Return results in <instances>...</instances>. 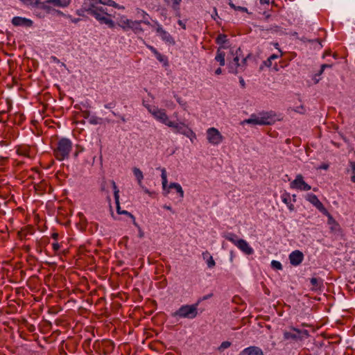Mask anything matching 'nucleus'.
Listing matches in <instances>:
<instances>
[{
    "mask_svg": "<svg viewBox=\"0 0 355 355\" xmlns=\"http://www.w3.org/2000/svg\"><path fill=\"white\" fill-rule=\"evenodd\" d=\"M203 259L206 260L208 268H214L216 265L215 261L212 256L210 255L209 252L206 251L202 253Z\"/></svg>",
    "mask_w": 355,
    "mask_h": 355,
    "instance_id": "obj_25",
    "label": "nucleus"
},
{
    "mask_svg": "<svg viewBox=\"0 0 355 355\" xmlns=\"http://www.w3.org/2000/svg\"><path fill=\"white\" fill-rule=\"evenodd\" d=\"M81 116L85 119H88L90 116V112L88 110L81 111Z\"/></svg>",
    "mask_w": 355,
    "mask_h": 355,
    "instance_id": "obj_46",
    "label": "nucleus"
},
{
    "mask_svg": "<svg viewBox=\"0 0 355 355\" xmlns=\"http://www.w3.org/2000/svg\"><path fill=\"white\" fill-rule=\"evenodd\" d=\"M279 55L272 54L269 57V58H270V60H274L277 59L278 58L281 57L282 55V52L280 49H279Z\"/></svg>",
    "mask_w": 355,
    "mask_h": 355,
    "instance_id": "obj_45",
    "label": "nucleus"
},
{
    "mask_svg": "<svg viewBox=\"0 0 355 355\" xmlns=\"http://www.w3.org/2000/svg\"><path fill=\"white\" fill-rule=\"evenodd\" d=\"M331 64H323L321 65V67L323 69H325L326 68H331Z\"/></svg>",
    "mask_w": 355,
    "mask_h": 355,
    "instance_id": "obj_61",
    "label": "nucleus"
},
{
    "mask_svg": "<svg viewBox=\"0 0 355 355\" xmlns=\"http://www.w3.org/2000/svg\"><path fill=\"white\" fill-rule=\"evenodd\" d=\"M306 200L314 205L321 213H327V209L324 207L323 204L320 201L318 197L313 193L308 194Z\"/></svg>",
    "mask_w": 355,
    "mask_h": 355,
    "instance_id": "obj_14",
    "label": "nucleus"
},
{
    "mask_svg": "<svg viewBox=\"0 0 355 355\" xmlns=\"http://www.w3.org/2000/svg\"><path fill=\"white\" fill-rule=\"evenodd\" d=\"M141 21H132L130 25V29H132L135 33L139 34L144 31L141 28Z\"/></svg>",
    "mask_w": 355,
    "mask_h": 355,
    "instance_id": "obj_24",
    "label": "nucleus"
},
{
    "mask_svg": "<svg viewBox=\"0 0 355 355\" xmlns=\"http://www.w3.org/2000/svg\"><path fill=\"white\" fill-rule=\"evenodd\" d=\"M275 114H273L272 112L263 113L260 116L252 115L250 119L245 120L244 122L255 125H270L275 122Z\"/></svg>",
    "mask_w": 355,
    "mask_h": 355,
    "instance_id": "obj_5",
    "label": "nucleus"
},
{
    "mask_svg": "<svg viewBox=\"0 0 355 355\" xmlns=\"http://www.w3.org/2000/svg\"><path fill=\"white\" fill-rule=\"evenodd\" d=\"M149 112L159 121L167 126L173 125V121L168 119L166 112L164 109H159L156 107H148Z\"/></svg>",
    "mask_w": 355,
    "mask_h": 355,
    "instance_id": "obj_7",
    "label": "nucleus"
},
{
    "mask_svg": "<svg viewBox=\"0 0 355 355\" xmlns=\"http://www.w3.org/2000/svg\"><path fill=\"white\" fill-rule=\"evenodd\" d=\"M239 83H240V84H241L242 87H245V81H244V80H243V78L242 77L240 78Z\"/></svg>",
    "mask_w": 355,
    "mask_h": 355,
    "instance_id": "obj_58",
    "label": "nucleus"
},
{
    "mask_svg": "<svg viewBox=\"0 0 355 355\" xmlns=\"http://www.w3.org/2000/svg\"><path fill=\"white\" fill-rule=\"evenodd\" d=\"M24 4L27 6H32L33 7L42 8L44 3L40 0H20Z\"/></svg>",
    "mask_w": 355,
    "mask_h": 355,
    "instance_id": "obj_28",
    "label": "nucleus"
},
{
    "mask_svg": "<svg viewBox=\"0 0 355 355\" xmlns=\"http://www.w3.org/2000/svg\"><path fill=\"white\" fill-rule=\"evenodd\" d=\"M309 336V331L306 329H300L294 327H289L288 330H284L283 332V338L284 340L290 342L302 341L304 338Z\"/></svg>",
    "mask_w": 355,
    "mask_h": 355,
    "instance_id": "obj_3",
    "label": "nucleus"
},
{
    "mask_svg": "<svg viewBox=\"0 0 355 355\" xmlns=\"http://www.w3.org/2000/svg\"><path fill=\"white\" fill-rule=\"evenodd\" d=\"M111 184L114 189V200L116 205V211L119 214L121 211L119 204V190L118 189L117 186L114 180H111Z\"/></svg>",
    "mask_w": 355,
    "mask_h": 355,
    "instance_id": "obj_20",
    "label": "nucleus"
},
{
    "mask_svg": "<svg viewBox=\"0 0 355 355\" xmlns=\"http://www.w3.org/2000/svg\"><path fill=\"white\" fill-rule=\"evenodd\" d=\"M115 105H116L115 103H110L106 104L105 105V107L107 109H110V108L115 107Z\"/></svg>",
    "mask_w": 355,
    "mask_h": 355,
    "instance_id": "obj_56",
    "label": "nucleus"
},
{
    "mask_svg": "<svg viewBox=\"0 0 355 355\" xmlns=\"http://www.w3.org/2000/svg\"><path fill=\"white\" fill-rule=\"evenodd\" d=\"M58 233L57 232H54L51 235V237L54 239V240H57L58 239Z\"/></svg>",
    "mask_w": 355,
    "mask_h": 355,
    "instance_id": "obj_60",
    "label": "nucleus"
},
{
    "mask_svg": "<svg viewBox=\"0 0 355 355\" xmlns=\"http://www.w3.org/2000/svg\"><path fill=\"white\" fill-rule=\"evenodd\" d=\"M7 111H1L0 112V123H5L7 119L8 116H6Z\"/></svg>",
    "mask_w": 355,
    "mask_h": 355,
    "instance_id": "obj_41",
    "label": "nucleus"
},
{
    "mask_svg": "<svg viewBox=\"0 0 355 355\" xmlns=\"http://www.w3.org/2000/svg\"><path fill=\"white\" fill-rule=\"evenodd\" d=\"M281 198L283 202L285 203L286 205L291 203V198L290 193L285 192L282 195Z\"/></svg>",
    "mask_w": 355,
    "mask_h": 355,
    "instance_id": "obj_35",
    "label": "nucleus"
},
{
    "mask_svg": "<svg viewBox=\"0 0 355 355\" xmlns=\"http://www.w3.org/2000/svg\"><path fill=\"white\" fill-rule=\"evenodd\" d=\"M241 66V64L239 62V58L238 55H236L232 60V61L229 62V71L232 73H238L239 72V67Z\"/></svg>",
    "mask_w": 355,
    "mask_h": 355,
    "instance_id": "obj_19",
    "label": "nucleus"
},
{
    "mask_svg": "<svg viewBox=\"0 0 355 355\" xmlns=\"http://www.w3.org/2000/svg\"><path fill=\"white\" fill-rule=\"evenodd\" d=\"M239 355H263V353L259 347L250 346L241 351Z\"/></svg>",
    "mask_w": 355,
    "mask_h": 355,
    "instance_id": "obj_18",
    "label": "nucleus"
},
{
    "mask_svg": "<svg viewBox=\"0 0 355 355\" xmlns=\"http://www.w3.org/2000/svg\"><path fill=\"white\" fill-rule=\"evenodd\" d=\"M198 303L191 305H183L177 310L173 315L193 319L196 318L198 314Z\"/></svg>",
    "mask_w": 355,
    "mask_h": 355,
    "instance_id": "obj_6",
    "label": "nucleus"
},
{
    "mask_svg": "<svg viewBox=\"0 0 355 355\" xmlns=\"http://www.w3.org/2000/svg\"><path fill=\"white\" fill-rule=\"evenodd\" d=\"M12 23L15 26L31 27L33 25V21L31 19L20 17H13Z\"/></svg>",
    "mask_w": 355,
    "mask_h": 355,
    "instance_id": "obj_17",
    "label": "nucleus"
},
{
    "mask_svg": "<svg viewBox=\"0 0 355 355\" xmlns=\"http://www.w3.org/2000/svg\"><path fill=\"white\" fill-rule=\"evenodd\" d=\"M84 6H85V3L83 4L82 8L80 9L77 10L76 13L79 16L84 17L85 12H87V10L84 9Z\"/></svg>",
    "mask_w": 355,
    "mask_h": 355,
    "instance_id": "obj_43",
    "label": "nucleus"
},
{
    "mask_svg": "<svg viewBox=\"0 0 355 355\" xmlns=\"http://www.w3.org/2000/svg\"><path fill=\"white\" fill-rule=\"evenodd\" d=\"M230 6L231 8H234L236 10H240L242 12H248V9L245 7L241 6H236L234 3H230Z\"/></svg>",
    "mask_w": 355,
    "mask_h": 355,
    "instance_id": "obj_40",
    "label": "nucleus"
},
{
    "mask_svg": "<svg viewBox=\"0 0 355 355\" xmlns=\"http://www.w3.org/2000/svg\"><path fill=\"white\" fill-rule=\"evenodd\" d=\"M250 57V55H248L246 58H243L241 61V62H240V64H241V66L239 67V72L241 71H243L245 69V67L247 65V59Z\"/></svg>",
    "mask_w": 355,
    "mask_h": 355,
    "instance_id": "obj_39",
    "label": "nucleus"
},
{
    "mask_svg": "<svg viewBox=\"0 0 355 355\" xmlns=\"http://www.w3.org/2000/svg\"><path fill=\"white\" fill-rule=\"evenodd\" d=\"M324 69H323L322 67H320V70L315 75V83H318L319 82V79H316V76H320L322 75V73L324 72Z\"/></svg>",
    "mask_w": 355,
    "mask_h": 355,
    "instance_id": "obj_47",
    "label": "nucleus"
},
{
    "mask_svg": "<svg viewBox=\"0 0 355 355\" xmlns=\"http://www.w3.org/2000/svg\"><path fill=\"white\" fill-rule=\"evenodd\" d=\"M292 189H297L301 191H309L311 187L304 181L303 176L301 174L297 175L295 179L291 182Z\"/></svg>",
    "mask_w": 355,
    "mask_h": 355,
    "instance_id": "obj_11",
    "label": "nucleus"
},
{
    "mask_svg": "<svg viewBox=\"0 0 355 355\" xmlns=\"http://www.w3.org/2000/svg\"><path fill=\"white\" fill-rule=\"evenodd\" d=\"M28 330L30 332H33V331L35 330V327H34V325L31 324V325L28 327Z\"/></svg>",
    "mask_w": 355,
    "mask_h": 355,
    "instance_id": "obj_63",
    "label": "nucleus"
},
{
    "mask_svg": "<svg viewBox=\"0 0 355 355\" xmlns=\"http://www.w3.org/2000/svg\"><path fill=\"white\" fill-rule=\"evenodd\" d=\"M222 47L217 49L216 55L215 57L216 61L218 62L220 66H224L225 64V53L221 50Z\"/></svg>",
    "mask_w": 355,
    "mask_h": 355,
    "instance_id": "obj_23",
    "label": "nucleus"
},
{
    "mask_svg": "<svg viewBox=\"0 0 355 355\" xmlns=\"http://www.w3.org/2000/svg\"><path fill=\"white\" fill-rule=\"evenodd\" d=\"M270 0H260V3L263 4H269Z\"/></svg>",
    "mask_w": 355,
    "mask_h": 355,
    "instance_id": "obj_62",
    "label": "nucleus"
},
{
    "mask_svg": "<svg viewBox=\"0 0 355 355\" xmlns=\"http://www.w3.org/2000/svg\"><path fill=\"white\" fill-rule=\"evenodd\" d=\"M98 2H99L100 5H107L114 8L118 7V5L112 0H98Z\"/></svg>",
    "mask_w": 355,
    "mask_h": 355,
    "instance_id": "obj_34",
    "label": "nucleus"
},
{
    "mask_svg": "<svg viewBox=\"0 0 355 355\" xmlns=\"http://www.w3.org/2000/svg\"><path fill=\"white\" fill-rule=\"evenodd\" d=\"M178 24L183 28V29H186V24L182 22V21L181 20H179L178 21Z\"/></svg>",
    "mask_w": 355,
    "mask_h": 355,
    "instance_id": "obj_57",
    "label": "nucleus"
},
{
    "mask_svg": "<svg viewBox=\"0 0 355 355\" xmlns=\"http://www.w3.org/2000/svg\"><path fill=\"white\" fill-rule=\"evenodd\" d=\"M230 345H231V343L230 342H229V341H224V342H223L220 344V347H218V349L219 350H223L225 349H227V348L230 347Z\"/></svg>",
    "mask_w": 355,
    "mask_h": 355,
    "instance_id": "obj_42",
    "label": "nucleus"
},
{
    "mask_svg": "<svg viewBox=\"0 0 355 355\" xmlns=\"http://www.w3.org/2000/svg\"><path fill=\"white\" fill-rule=\"evenodd\" d=\"M349 166L352 173L351 181L355 183V162H349Z\"/></svg>",
    "mask_w": 355,
    "mask_h": 355,
    "instance_id": "obj_37",
    "label": "nucleus"
},
{
    "mask_svg": "<svg viewBox=\"0 0 355 355\" xmlns=\"http://www.w3.org/2000/svg\"><path fill=\"white\" fill-rule=\"evenodd\" d=\"M216 42L218 44H224L227 42V35L225 34H219L216 37Z\"/></svg>",
    "mask_w": 355,
    "mask_h": 355,
    "instance_id": "obj_33",
    "label": "nucleus"
},
{
    "mask_svg": "<svg viewBox=\"0 0 355 355\" xmlns=\"http://www.w3.org/2000/svg\"><path fill=\"white\" fill-rule=\"evenodd\" d=\"M157 169H159L162 172L161 177H162V187L164 190V195L167 196L168 193L170 192V189H175L177 191V193H179L180 197L182 198L184 197V191L182 190V187L180 184L173 182L169 184V186L167 188V175H166V171L164 168H157Z\"/></svg>",
    "mask_w": 355,
    "mask_h": 355,
    "instance_id": "obj_4",
    "label": "nucleus"
},
{
    "mask_svg": "<svg viewBox=\"0 0 355 355\" xmlns=\"http://www.w3.org/2000/svg\"><path fill=\"white\" fill-rule=\"evenodd\" d=\"M125 214L128 216H129L130 218H132V223L133 225L135 226V227H139V225L137 224V223L136 222V220H135V216L130 212H128V211H125V210H123L121 211V214Z\"/></svg>",
    "mask_w": 355,
    "mask_h": 355,
    "instance_id": "obj_36",
    "label": "nucleus"
},
{
    "mask_svg": "<svg viewBox=\"0 0 355 355\" xmlns=\"http://www.w3.org/2000/svg\"><path fill=\"white\" fill-rule=\"evenodd\" d=\"M133 173L138 181V184L141 186L142 179L144 178L142 171L139 168L135 167L133 168Z\"/></svg>",
    "mask_w": 355,
    "mask_h": 355,
    "instance_id": "obj_31",
    "label": "nucleus"
},
{
    "mask_svg": "<svg viewBox=\"0 0 355 355\" xmlns=\"http://www.w3.org/2000/svg\"><path fill=\"white\" fill-rule=\"evenodd\" d=\"M71 0H47L46 3H52L55 6L64 7L69 4Z\"/></svg>",
    "mask_w": 355,
    "mask_h": 355,
    "instance_id": "obj_27",
    "label": "nucleus"
},
{
    "mask_svg": "<svg viewBox=\"0 0 355 355\" xmlns=\"http://www.w3.org/2000/svg\"><path fill=\"white\" fill-rule=\"evenodd\" d=\"M310 282L312 286L311 290L314 291L320 290L323 286V281L320 278L313 277L311 279Z\"/></svg>",
    "mask_w": 355,
    "mask_h": 355,
    "instance_id": "obj_21",
    "label": "nucleus"
},
{
    "mask_svg": "<svg viewBox=\"0 0 355 355\" xmlns=\"http://www.w3.org/2000/svg\"><path fill=\"white\" fill-rule=\"evenodd\" d=\"M222 73V69L219 67L215 71L216 75H220Z\"/></svg>",
    "mask_w": 355,
    "mask_h": 355,
    "instance_id": "obj_64",
    "label": "nucleus"
},
{
    "mask_svg": "<svg viewBox=\"0 0 355 355\" xmlns=\"http://www.w3.org/2000/svg\"><path fill=\"white\" fill-rule=\"evenodd\" d=\"M72 149V142L67 138L60 139L55 148L53 149V155L55 157L62 161L69 157V153Z\"/></svg>",
    "mask_w": 355,
    "mask_h": 355,
    "instance_id": "obj_2",
    "label": "nucleus"
},
{
    "mask_svg": "<svg viewBox=\"0 0 355 355\" xmlns=\"http://www.w3.org/2000/svg\"><path fill=\"white\" fill-rule=\"evenodd\" d=\"M93 347L98 353L107 355L114 350V344L110 340H103L95 342Z\"/></svg>",
    "mask_w": 355,
    "mask_h": 355,
    "instance_id": "obj_8",
    "label": "nucleus"
},
{
    "mask_svg": "<svg viewBox=\"0 0 355 355\" xmlns=\"http://www.w3.org/2000/svg\"><path fill=\"white\" fill-rule=\"evenodd\" d=\"M7 161H8V157H1L0 158V165L1 166H3Z\"/></svg>",
    "mask_w": 355,
    "mask_h": 355,
    "instance_id": "obj_54",
    "label": "nucleus"
},
{
    "mask_svg": "<svg viewBox=\"0 0 355 355\" xmlns=\"http://www.w3.org/2000/svg\"><path fill=\"white\" fill-rule=\"evenodd\" d=\"M304 259V254L300 250H295L289 255V260L291 265L294 266H299Z\"/></svg>",
    "mask_w": 355,
    "mask_h": 355,
    "instance_id": "obj_15",
    "label": "nucleus"
},
{
    "mask_svg": "<svg viewBox=\"0 0 355 355\" xmlns=\"http://www.w3.org/2000/svg\"><path fill=\"white\" fill-rule=\"evenodd\" d=\"M166 4L171 6L175 11H179L182 0H164Z\"/></svg>",
    "mask_w": 355,
    "mask_h": 355,
    "instance_id": "obj_29",
    "label": "nucleus"
},
{
    "mask_svg": "<svg viewBox=\"0 0 355 355\" xmlns=\"http://www.w3.org/2000/svg\"><path fill=\"white\" fill-rule=\"evenodd\" d=\"M16 153L19 156H23L28 158H33L34 156L33 152L30 146L26 144L19 145L16 147Z\"/></svg>",
    "mask_w": 355,
    "mask_h": 355,
    "instance_id": "obj_13",
    "label": "nucleus"
},
{
    "mask_svg": "<svg viewBox=\"0 0 355 355\" xmlns=\"http://www.w3.org/2000/svg\"><path fill=\"white\" fill-rule=\"evenodd\" d=\"M26 119V116L23 113L16 112L12 118L13 123L16 125H21Z\"/></svg>",
    "mask_w": 355,
    "mask_h": 355,
    "instance_id": "obj_26",
    "label": "nucleus"
},
{
    "mask_svg": "<svg viewBox=\"0 0 355 355\" xmlns=\"http://www.w3.org/2000/svg\"><path fill=\"white\" fill-rule=\"evenodd\" d=\"M156 57V58L159 61V62H164L165 60V58L163 55H162L160 53H159L158 51L155 53V54H154Z\"/></svg>",
    "mask_w": 355,
    "mask_h": 355,
    "instance_id": "obj_44",
    "label": "nucleus"
},
{
    "mask_svg": "<svg viewBox=\"0 0 355 355\" xmlns=\"http://www.w3.org/2000/svg\"><path fill=\"white\" fill-rule=\"evenodd\" d=\"M132 20L127 19L125 17H121L117 21L119 26L121 27L124 31L130 30V25Z\"/></svg>",
    "mask_w": 355,
    "mask_h": 355,
    "instance_id": "obj_22",
    "label": "nucleus"
},
{
    "mask_svg": "<svg viewBox=\"0 0 355 355\" xmlns=\"http://www.w3.org/2000/svg\"><path fill=\"white\" fill-rule=\"evenodd\" d=\"M225 239L227 241L232 242L233 244L236 245V241H239L236 234L234 233H227L224 236Z\"/></svg>",
    "mask_w": 355,
    "mask_h": 355,
    "instance_id": "obj_30",
    "label": "nucleus"
},
{
    "mask_svg": "<svg viewBox=\"0 0 355 355\" xmlns=\"http://www.w3.org/2000/svg\"><path fill=\"white\" fill-rule=\"evenodd\" d=\"M52 248H53V250L55 251V252H57L58 250H60V245L58 243H53L52 244Z\"/></svg>",
    "mask_w": 355,
    "mask_h": 355,
    "instance_id": "obj_50",
    "label": "nucleus"
},
{
    "mask_svg": "<svg viewBox=\"0 0 355 355\" xmlns=\"http://www.w3.org/2000/svg\"><path fill=\"white\" fill-rule=\"evenodd\" d=\"M142 21L141 23H144V24L153 28L154 29H155V27H156L155 22L153 24L148 21Z\"/></svg>",
    "mask_w": 355,
    "mask_h": 355,
    "instance_id": "obj_51",
    "label": "nucleus"
},
{
    "mask_svg": "<svg viewBox=\"0 0 355 355\" xmlns=\"http://www.w3.org/2000/svg\"><path fill=\"white\" fill-rule=\"evenodd\" d=\"M170 128H173V131L175 133H180L185 135L186 137L190 138L195 137V133L193 132L191 129H190L187 125L184 123H175L173 121V125L169 126Z\"/></svg>",
    "mask_w": 355,
    "mask_h": 355,
    "instance_id": "obj_9",
    "label": "nucleus"
},
{
    "mask_svg": "<svg viewBox=\"0 0 355 355\" xmlns=\"http://www.w3.org/2000/svg\"><path fill=\"white\" fill-rule=\"evenodd\" d=\"M236 246L245 254L250 255L254 252L253 249L249 245L248 243L243 239H239V241H236Z\"/></svg>",
    "mask_w": 355,
    "mask_h": 355,
    "instance_id": "obj_16",
    "label": "nucleus"
},
{
    "mask_svg": "<svg viewBox=\"0 0 355 355\" xmlns=\"http://www.w3.org/2000/svg\"><path fill=\"white\" fill-rule=\"evenodd\" d=\"M272 60L268 58L266 60L263 61V64L267 67H270L272 65Z\"/></svg>",
    "mask_w": 355,
    "mask_h": 355,
    "instance_id": "obj_48",
    "label": "nucleus"
},
{
    "mask_svg": "<svg viewBox=\"0 0 355 355\" xmlns=\"http://www.w3.org/2000/svg\"><path fill=\"white\" fill-rule=\"evenodd\" d=\"M155 25L156 27L155 30L156 31L157 33L162 37V40L168 44H174L175 41L172 36L167 31H166L157 21H155Z\"/></svg>",
    "mask_w": 355,
    "mask_h": 355,
    "instance_id": "obj_12",
    "label": "nucleus"
},
{
    "mask_svg": "<svg viewBox=\"0 0 355 355\" xmlns=\"http://www.w3.org/2000/svg\"><path fill=\"white\" fill-rule=\"evenodd\" d=\"M322 214L327 216L328 218V224L334 225L337 227H339V224L336 221V220L333 218L331 214L327 211V213L322 212Z\"/></svg>",
    "mask_w": 355,
    "mask_h": 355,
    "instance_id": "obj_32",
    "label": "nucleus"
},
{
    "mask_svg": "<svg viewBox=\"0 0 355 355\" xmlns=\"http://www.w3.org/2000/svg\"><path fill=\"white\" fill-rule=\"evenodd\" d=\"M84 9L88 15L94 17L101 24H105L110 28H114L115 24L111 19V15L107 13V8L100 5L98 0H86Z\"/></svg>",
    "mask_w": 355,
    "mask_h": 355,
    "instance_id": "obj_1",
    "label": "nucleus"
},
{
    "mask_svg": "<svg viewBox=\"0 0 355 355\" xmlns=\"http://www.w3.org/2000/svg\"><path fill=\"white\" fill-rule=\"evenodd\" d=\"M146 46H147V48L148 49H150L152 51V53H153V54H155V53L157 52V50L155 47H153V46H150L149 44H146Z\"/></svg>",
    "mask_w": 355,
    "mask_h": 355,
    "instance_id": "obj_52",
    "label": "nucleus"
},
{
    "mask_svg": "<svg viewBox=\"0 0 355 355\" xmlns=\"http://www.w3.org/2000/svg\"><path fill=\"white\" fill-rule=\"evenodd\" d=\"M207 139L213 145H218L223 140V137L219 130L215 128H210L207 130Z\"/></svg>",
    "mask_w": 355,
    "mask_h": 355,
    "instance_id": "obj_10",
    "label": "nucleus"
},
{
    "mask_svg": "<svg viewBox=\"0 0 355 355\" xmlns=\"http://www.w3.org/2000/svg\"><path fill=\"white\" fill-rule=\"evenodd\" d=\"M287 206L290 211H293L295 209V206L291 202L287 205Z\"/></svg>",
    "mask_w": 355,
    "mask_h": 355,
    "instance_id": "obj_59",
    "label": "nucleus"
},
{
    "mask_svg": "<svg viewBox=\"0 0 355 355\" xmlns=\"http://www.w3.org/2000/svg\"><path fill=\"white\" fill-rule=\"evenodd\" d=\"M106 184H107V182L105 180H103L101 185V190L102 191H105L106 190V189H105Z\"/></svg>",
    "mask_w": 355,
    "mask_h": 355,
    "instance_id": "obj_55",
    "label": "nucleus"
},
{
    "mask_svg": "<svg viewBox=\"0 0 355 355\" xmlns=\"http://www.w3.org/2000/svg\"><path fill=\"white\" fill-rule=\"evenodd\" d=\"M98 120H99V119H98L97 117H93L90 119L89 121L92 124H98Z\"/></svg>",
    "mask_w": 355,
    "mask_h": 355,
    "instance_id": "obj_53",
    "label": "nucleus"
},
{
    "mask_svg": "<svg viewBox=\"0 0 355 355\" xmlns=\"http://www.w3.org/2000/svg\"><path fill=\"white\" fill-rule=\"evenodd\" d=\"M271 266L272 268L276 269V270H282V265L278 261H275V260L272 261Z\"/></svg>",
    "mask_w": 355,
    "mask_h": 355,
    "instance_id": "obj_38",
    "label": "nucleus"
},
{
    "mask_svg": "<svg viewBox=\"0 0 355 355\" xmlns=\"http://www.w3.org/2000/svg\"><path fill=\"white\" fill-rule=\"evenodd\" d=\"M294 110L299 113H304L305 112L304 107L302 105L297 107Z\"/></svg>",
    "mask_w": 355,
    "mask_h": 355,
    "instance_id": "obj_49",
    "label": "nucleus"
}]
</instances>
